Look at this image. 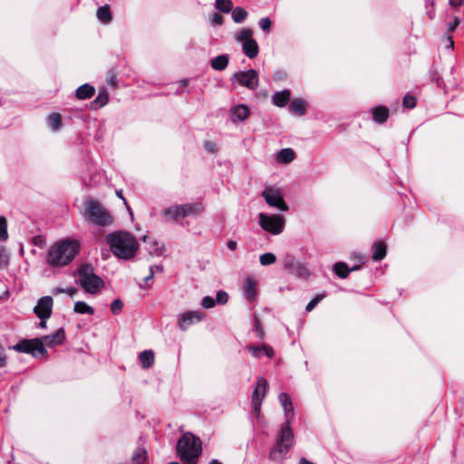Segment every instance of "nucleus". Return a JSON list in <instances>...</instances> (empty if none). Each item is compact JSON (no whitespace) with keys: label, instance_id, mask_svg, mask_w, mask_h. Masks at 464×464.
Listing matches in <instances>:
<instances>
[{"label":"nucleus","instance_id":"f257e3e1","mask_svg":"<svg viewBox=\"0 0 464 464\" xmlns=\"http://www.w3.org/2000/svg\"><path fill=\"white\" fill-rule=\"evenodd\" d=\"M279 401L285 411L286 424L281 428L276 442L269 452V459L274 462L284 459L294 440V434L290 428V421L294 415L292 399L289 394L282 392L279 394Z\"/></svg>","mask_w":464,"mask_h":464},{"label":"nucleus","instance_id":"f03ea898","mask_svg":"<svg viewBox=\"0 0 464 464\" xmlns=\"http://www.w3.org/2000/svg\"><path fill=\"white\" fill-rule=\"evenodd\" d=\"M82 244L76 238H63L53 243L47 250L45 262L51 267H63L71 264L80 254Z\"/></svg>","mask_w":464,"mask_h":464},{"label":"nucleus","instance_id":"7ed1b4c3","mask_svg":"<svg viewBox=\"0 0 464 464\" xmlns=\"http://www.w3.org/2000/svg\"><path fill=\"white\" fill-rule=\"evenodd\" d=\"M64 338L65 334L63 329H59L53 334L45 335L42 338L22 340L14 346V349L20 353H31L34 357L38 355L45 356L47 354V351L44 348V345L53 347L61 344Z\"/></svg>","mask_w":464,"mask_h":464},{"label":"nucleus","instance_id":"20e7f679","mask_svg":"<svg viewBox=\"0 0 464 464\" xmlns=\"http://www.w3.org/2000/svg\"><path fill=\"white\" fill-rule=\"evenodd\" d=\"M106 241L114 256L129 260L134 257L139 243L134 236L125 231H116L107 236Z\"/></svg>","mask_w":464,"mask_h":464},{"label":"nucleus","instance_id":"39448f33","mask_svg":"<svg viewBox=\"0 0 464 464\" xmlns=\"http://www.w3.org/2000/svg\"><path fill=\"white\" fill-rule=\"evenodd\" d=\"M202 446L199 438L190 432L181 436L177 444V453L184 464H197Z\"/></svg>","mask_w":464,"mask_h":464},{"label":"nucleus","instance_id":"423d86ee","mask_svg":"<svg viewBox=\"0 0 464 464\" xmlns=\"http://www.w3.org/2000/svg\"><path fill=\"white\" fill-rule=\"evenodd\" d=\"M82 216L89 223L99 227H108L113 223L111 212L100 201L92 198H88L85 200Z\"/></svg>","mask_w":464,"mask_h":464},{"label":"nucleus","instance_id":"0eeeda50","mask_svg":"<svg viewBox=\"0 0 464 464\" xmlns=\"http://www.w3.org/2000/svg\"><path fill=\"white\" fill-rule=\"evenodd\" d=\"M79 284L85 292L94 295L102 286L103 281L92 272L90 266H83L79 270Z\"/></svg>","mask_w":464,"mask_h":464},{"label":"nucleus","instance_id":"6e6552de","mask_svg":"<svg viewBox=\"0 0 464 464\" xmlns=\"http://www.w3.org/2000/svg\"><path fill=\"white\" fill-rule=\"evenodd\" d=\"M203 206L200 203H188L172 206L163 210V215L171 220H178L190 215H196L202 211Z\"/></svg>","mask_w":464,"mask_h":464},{"label":"nucleus","instance_id":"1a4fd4ad","mask_svg":"<svg viewBox=\"0 0 464 464\" xmlns=\"http://www.w3.org/2000/svg\"><path fill=\"white\" fill-rule=\"evenodd\" d=\"M259 218V225L260 227L273 234L279 235L285 227V218L280 215H266L264 213H260L258 215Z\"/></svg>","mask_w":464,"mask_h":464},{"label":"nucleus","instance_id":"9d476101","mask_svg":"<svg viewBox=\"0 0 464 464\" xmlns=\"http://www.w3.org/2000/svg\"><path fill=\"white\" fill-rule=\"evenodd\" d=\"M267 389L268 382L266 379L261 376L257 377L252 394V404L256 416L260 414L262 401L266 395Z\"/></svg>","mask_w":464,"mask_h":464},{"label":"nucleus","instance_id":"9b49d317","mask_svg":"<svg viewBox=\"0 0 464 464\" xmlns=\"http://www.w3.org/2000/svg\"><path fill=\"white\" fill-rule=\"evenodd\" d=\"M262 196L269 206L277 208L282 211H286L288 209V207L278 188L272 187L266 188L262 192Z\"/></svg>","mask_w":464,"mask_h":464},{"label":"nucleus","instance_id":"f8f14e48","mask_svg":"<svg viewBox=\"0 0 464 464\" xmlns=\"http://www.w3.org/2000/svg\"><path fill=\"white\" fill-rule=\"evenodd\" d=\"M233 78L236 79L240 85L250 90H255L258 85V74L256 70H248L246 72H238L234 73Z\"/></svg>","mask_w":464,"mask_h":464},{"label":"nucleus","instance_id":"ddd939ff","mask_svg":"<svg viewBox=\"0 0 464 464\" xmlns=\"http://www.w3.org/2000/svg\"><path fill=\"white\" fill-rule=\"evenodd\" d=\"M53 301L49 295L40 298L34 308V314L38 317H50L52 314Z\"/></svg>","mask_w":464,"mask_h":464},{"label":"nucleus","instance_id":"4468645a","mask_svg":"<svg viewBox=\"0 0 464 464\" xmlns=\"http://www.w3.org/2000/svg\"><path fill=\"white\" fill-rule=\"evenodd\" d=\"M202 319V314L199 312H187L182 314L179 321V324L181 329L186 330L194 323L200 322Z\"/></svg>","mask_w":464,"mask_h":464},{"label":"nucleus","instance_id":"2eb2a0df","mask_svg":"<svg viewBox=\"0 0 464 464\" xmlns=\"http://www.w3.org/2000/svg\"><path fill=\"white\" fill-rule=\"evenodd\" d=\"M256 280L252 276L245 278L244 294L248 302H253L256 297Z\"/></svg>","mask_w":464,"mask_h":464},{"label":"nucleus","instance_id":"dca6fc26","mask_svg":"<svg viewBox=\"0 0 464 464\" xmlns=\"http://www.w3.org/2000/svg\"><path fill=\"white\" fill-rule=\"evenodd\" d=\"M246 350H248L252 353V355L256 358H260L264 354H266L269 358L273 357V355H274L273 349L267 345H262V346H258V347L253 346V345H248V346H246Z\"/></svg>","mask_w":464,"mask_h":464},{"label":"nucleus","instance_id":"f3484780","mask_svg":"<svg viewBox=\"0 0 464 464\" xmlns=\"http://www.w3.org/2000/svg\"><path fill=\"white\" fill-rule=\"evenodd\" d=\"M143 241L148 242V250L150 256H160L164 253V247L155 239H152L147 236L143 237Z\"/></svg>","mask_w":464,"mask_h":464},{"label":"nucleus","instance_id":"a211bd4d","mask_svg":"<svg viewBox=\"0 0 464 464\" xmlns=\"http://www.w3.org/2000/svg\"><path fill=\"white\" fill-rule=\"evenodd\" d=\"M242 49L244 53L250 59L255 58L258 54V44L256 40L252 39L243 43Z\"/></svg>","mask_w":464,"mask_h":464},{"label":"nucleus","instance_id":"6ab92c4d","mask_svg":"<svg viewBox=\"0 0 464 464\" xmlns=\"http://www.w3.org/2000/svg\"><path fill=\"white\" fill-rule=\"evenodd\" d=\"M387 246L383 242H375L372 246V259L375 261L382 260L385 257Z\"/></svg>","mask_w":464,"mask_h":464},{"label":"nucleus","instance_id":"aec40b11","mask_svg":"<svg viewBox=\"0 0 464 464\" xmlns=\"http://www.w3.org/2000/svg\"><path fill=\"white\" fill-rule=\"evenodd\" d=\"M290 91L284 90L282 92H276L273 97V102L278 107H284L290 100Z\"/></svg>","mask_w":464,"mask_h":464},{"label":"nucleus","instance_id":"412c9836","mask_svg":"<svg viewBox=\"0 0 464 464\" xmlns=\"http://www.w3.org/2000/svg\"><path fill=\"white\" fill-rule=\"evenodd\" d=\"M94 92V88L92 85L85 83L76 90V96L82 100L89 99L93 96Z\"/></svg>","mask_w":464,"mask_h":464},{"label":"nucleus","instance_id":"4be33fe9","mask_svg":"<svg viewBox=\"0 0 464 464\" xmlns=\"http://www.w3.org/2000/svg\"><path fill=\"white\" fill-rule=\"evenodd\" d=\"M249 115V111L247 109V107H246L245 105H237L236 107L233 108L232 110V116H233V121H244L246 120Z\"/></svg>","mask_w":464,"mask_h":464},{"label":"nucleus","instance_id":"5701e85b","mask_svg":"<svg viewBox=\"0 0 464 464\" xmlns=\"http://www.w3.org/2000/svg\"><path fill=\"white\" fill-rule=\"evenodd\" d=\"M358 269L357 266H354L351 269L347 267V265L343 262H338L334 266V271L341 278H346L349 275L350 271H354Z\"/></svg>","mask_w":464,"mask_h":464},{"label":"nucleus","instance_id":"b1692460","mask_svg":"<svg viewBox=\"0 0 464 464\" xmlns=\"http://www.w3.org/2000/svg\"><path fill=\"white\" fill-rule=\"evenodd\" d=\"M295 158V153L292 149H283L277 155V160L283 163L292 162Z\"/></svg>","mask_w":464,"mask_h":464},{"label":"nucleus","instance_id":"393cba45","mask_svg":"<svg viewBox=\"0 0 464 464\" xmlns=\"http://www.w3.org/2000/svg\"><path fill=\"white\" fill-rule=\"evenodd\" d=\"M140 361L143 368H150L154 363V353L150 350L142 352L140 356Z\"/></svg>","mask_w":464,"mask_h":464},{"label":"nucleus","instance_id":"a878e982","mask_svg":"<svg viewBox=\"0 0 464 464\" xmlns=\"http://www.w3.org/2000/svg\"><path fill=\"white\" fill-rule=\"evenodd\" d=\"M227 63L228 56L227 54L218 55L211 61L212 68L218 71L224 70L227 66Z\"/></svg>","mask_w":464,"mask_h":464},{"label":"nucleus","instance_id":"bb28decb","mask_svg":"<svg viewBox=\"0 0 464 464\" xmlns=\"http://www.w3.org/2000/svg\"><path fill=\"white\" fill-rule=\"evenodd\" d=\"M389 115V111L386 107H377L372 110V118L379 123L384 122Z\"/></svg>","mask_w":464,"mask_h":464},{"label":"nucleus","instance_id":"cd10ccee","mask_svg":"<svg viewBox=\"0 0 464 464\" xmlns=\"http://www.w3.org/2000/svg\"><path fill=\"white\" fill-rule=\"evenodd\" d=\"M147 459V451L144 448H137L132 455V464H144Z\"/></svg>","mask_w":464,"mask_h":464},{"label":"nucleus","instance_id":"c85d7f7f","mask_svg":"<svg viewBox=\"0 0 464 464\" xmlns=\"http://www.w3.org/2000/svg\"><path fill=\"white\" fill-rule=\"evenodd\" d=\"M97 17L103 23H110L112 19L109 5H104L97 10Z\"/></svg>","mask_w":464,"mask_h":464},{"label":"nucleus","instance_id":"c756f323","mask_svg":"<svg viewBox=\"0 0 464 464\" xmlns=\"http://www.w3.org/2000/svg\"><path fill=\"white\" fill-rule=\"evenodd\" d=\"M73 311L77 314H93V313H94L93 308L82 301H78L75 303Z\"/></svg>","mask_w":464,"mask_h":464},{"label":"nucleus","instance_id":"7c9ffc66","mask_svg":"<svg viewBox=\"0 0 464 464\" xmlns=\"http://www.w3.org/2000/svg\"><path fill=\"white\" fill-rule=\"evenodd\" d=\"M232 19L235 23H242L247 16V12L243 7H236L232 10Z\"/></svg>","mask_w":464,"mask_h":464},{"label":"nucleus","instance_id":"2f4dec72","mask_svg":"<svg viewBox=\"0 0 464 464\" xmlns=\"http://www.w3.org/2000/svg\"><path fill=\"white\" fill-rule=\"evenodd\" d=\"M48 124L53 130H57L62 126V117L59 113H52L48 117Z\"/></svg>","mask_w":464,"mask_h":464},{"label":"nucleus","instance_id":"473e14b6","mask_svg":"<svg viewBox=\"0 0 464 464\" xmlns=\"http://www.w3.org/2000/svg\"><path fill=\"white\" fill-rule=\"evenodd\" d=\"M253 31L250 28H244L240 32H238L235 37L237 42H247L251 41L253 38Z\"/></svg>","mask_w":464,"mask_h":464},{"label":"nucleus","instance_id":"72a5a7b5","mask_svg":"<svg viewBox=\"0 0 464 464\" xmlns=\"http://www.w3.org/2000/svg\"><path fill=\"white\" fill-rule=\"evenodd\" d=\"M291 109L294 112L303 115L305 111V102L302 99L294 100L291 102Z\"/></svg>","mask_w":464,"mask_h":464},{"label":"nucleus","instance_id":"f704fd0d","mask_svg":"<svg viewBox=\"0 0 464 464\" xmlns=\"http://www.w3.org/2000/svg\"><path fill=\"white\" fill-rule=\"evenodd\" d=\"M216 7L223 13H229L233 8L231 0H216Z\"/></svg>","mask_w":464,"mask_h":464},{"label":"nucleus","instance_id":"c9c22d12","mask_svg":"<svg viewBox=\"0 0 464 464\" xmlns=\"http://www.w3.org/2000/svg\"><path fill=\"white\" fill-rule=\"evenodd\" d=\"M8 238L7 220L5 217H0V241H5Z\"/></svg>","mask_w":464,"mask_h":464},{"label":"nucleus","instance_id":"e433bc0d","mask_svg":"<svg viewBox=\"0 0 464 464\" xmlns=\"http://www.w3.org/2000/svg\"><path fill=\"white\" fill-rule=\"evenodd\" d=\"M259 260L262 266H269L276 261V256L273 253H265L260 256Z\"/></svg>","mask_w":464,"mask_h":464},{"label":"nucleus","instance_id":"4c0bfd02","mask_svg":"<svg viewBox=\"0 0 464 464\" xmlns=\"http://www.w3.org/2000/svg\"><path fill=\"white\" fill-rule=\"evenodd\" d=\"M9 264V255L5 247H0V269L6 267Z\"/></svg>","mask_w":464,"mask_h":464},{"label":"nucleus","instance_id":"58836bf2","mask_svg":"<svg viewBox=\"0 0 464 464\" xmlns=\"http://www.w3.org/2000/svg\"><path fill=\"white\" fill-rule=\"evenodd\" d=\"M324 298V295H316L314 299H312L306 305V308L305 310L307 312H311L316 305L317 304L322 301L323 299Z\"/></svg>","mask_w":464,"mask_h":464},{"label":"nucleus","instance_id":"ea45409f","mask_svg":"<svg viewBox=\"0 0 464 464\" xmlns=\"http://www.w3.org/2000/svg\"><path fill=\"white\" fill-rule=\"evenodd\" d=\"M403 106L408 109H412L416 106V100L413 96L406 95L403 98Z\"/></svg>","mask_w":464,"mask_h":464},{"label":"nucleus","instance_id":"a19ab883","mask_svg":"<svg viewBox=\"0 0 464 464\" xmlns=\"http://www.w3.org/2000/svg\"><path fill=\"white\" fill-rule=\"evenodd\" d=\"M271 24H272L271 20L268 17H264V18L260 19V21H259L260 28L266 33H268L270 31Z\"/></svg>","mask_w":464,"mask_h":464},{"label":"nucleus","instance_id":"79ce46f5","mask_svg":"<svg viewBox=\"0 0 464 464\" xmlns=\"http://www.w3.org/2000/svg\"><path fill=\"white\" fill-rule=\"evenodd\" d=\"M216 304V302L215 300L210 297V296H205L203 299H202V302H201V305L206 308V309H209V308H212L214 307Z\"/></svg>","mask_w":464,"mask_h":464},{"label":"nucleus","instance_id":"37998d69","mask_svg":"<svg viewBox=\"0 0 464 464\" xmlns=\"http://www.w3.org/2000/svg\"><path fill=\"white\" fill-rule=\"evenodd\" d=\"M32 242L34 246L44 247L46 244V239L44 236L38 235L33 237Z\"/></svg>","mask_w":464,"mask_h":464},{"label":"nucleus","instance_id":"c03bdc74","mask_svg":"<svg viewBox=\"0 0 464 464\" xmlns=\"http://www.w3.org/2000/svg\"><path fill=\"white\" fill-rule=\"evenodd\" d=\"M122 302L120 299L114 300L111 304V309L113 314H119L122 309Z\"/></svg>","mask_w":464,"mask_h":464},{"label":"nucleus","instance_id":"a18cd8bd","mask_svg":"<svg viewBox=\"0 0 464 464\" xmlns=\"http://www.w3.org/2000/svg\"><path fill=\"white\" fill-rule=\"evenodd\" d=\"M228 300V295L225 291H218L217 294L216 303L218 304H226Z\"/></svg>","mask_w":464,"mask_h":464},{"label":"nucleus","instance_id":"49530a36","mask_svg":"<svg viewBox=\"0 0 464 464\" xmlns=\"http://www.w3.org/2000/svg\"><path fill=\"white\" fill-rule=\"evenodd\" d=\"M108 95L106 93H100L94 100L93 103L99 104L101 107L104 106L108 102Z\"/></svg>","mask_w":464,"mask_h":464},{"label":"nucleus","instance_id":"de8ad7c7","mask_svg":"<svg viewBox=\"0 0 464 464\" xmlns=\"http://www.w3.org/2000/svg\"><path fill=\"white\" fill-rule=\"evenodd\" d=\"M211 24L213 25H220L223 24V16L218 13H214L211 15Z\"/></svg>","mask_w":464,"mask_h":464},{"label":"nucleus","instance_id":"09e8293b","mask_svg":"<svg viewBox=\"0 0 464 464\" xmlns=\"http://www.w3.org/2000/svg\"><path fill=\"white\" fill-rule=\"evenodd\" d=\"M459 24V19L458 17H455L450 24H449V26H448V30L452 32L454 31L457 26Z\"/></svg>","mask_w":464,"mask_h":464},{"label":"nucleus","instance_id":"8fccbe9b","mask_svg":"<svg viewBox=\"0 0 464 464\" xmlns=\"http://www.w3.org/2000/svg\"><path fill=\"white\" fill-rule=\"evenodd\" d=\"M205 149L209 152H215L217 150V146L212 142H206Z\"/></svg>","mask_w":464,"mask_h":464},{"label":"nucleus","instance_id":"3c124183","mask_svg":"<svg viewBox=\"0 0 464 464\" xmlns=\"http://www.w3.org/2000/svg\"><path fill=\"white\" fill-rule=\"evenodd\" d=\"M5 355L4 354L3 347L0 345V367H4L5 365Z\"/></svg>","mask_w":464,"mask_h":464},{"label":"nucleus","instance_id":"603ef678","mask_svg":"<svg viewBox=\"0 0 464 464\" xmlns=\"http://www.w3.org/2000/svg\"><path fill=\"white\" fill-rule=\"evenodd\" d=\"M227 246L231 251H235L237 247V243L235 240H229Z\"/></svg>","mask_w":464,"mask_h":464},{"label":"nucleus","instance_id":"864d4df0","mask_svg":"<svg viewBox=\"0 0 464 464\" xmlns=\"http://www.w3.org/2000/svg\"><path fill=\"white\" fill-rule=\"evenodd\" d=\"M450 4L453 7L460 6L464 4V0H450Z\"/></svg>","mask_w":464,"mask_h":464},{"label":"nucleus","instance_id":"5fc2aeb1","mask_svg":"<svg viewBox=\"0 0 464 464\" xmlns=\"http://www.w3.org/2000/svg\"><path fill=\"white\" fill-rule=\"evenodd\" d=\"M116 195H117L120 198H121V199L123 200V202H124V204L126 205V207H127L128 210L130 212V207L128 206V204H127V201H126L125 198L122 196V190H117V191H116Z\"/></svg>","mask_w":464,"mask_h":464},{"label":"nucleus","instance_id":"6e6d98bb","mask_svg":"<svg viewBox=\"0 0 464 464\" xmlns=\"http://www.w3.org/2000/svg\"><path fill=\"white\" fill-rule=\"evenodd\" d=\"M77 292V289L74 287L66 288L64 290V293L67 294L70 296H73Z\"/></svg>","mask_w":464,"mask_h":464},{"label":"nucleus","instance_id":"4d7b16f0","mask_svg":"<svg viewBox=\"0 0 464 464\" xmlns=\"http://www.w3.org/2000/svg\"><path fill=\"white\" fill-rule=\"evenodd\" d=\"M40 319V323H39V327L41 328H45L46 327V320L49 318V317H38Z\"/></svg>","mask_w":464,"mask_h":464},{"label":"nucleus","instance_id":"13d9d810","mask_svg":"<svg viewBox=\"0 0 464 464\" xmlns=\"http://www.w3.org/2000/svg\"><path fill=\"white\" fill-rule=\"evenodd\" d=\"M153 276H154L153 267H152V266H150V274H149V276H146V277L144 278V281H145V282H148L149 280H150V279H152V278H153Z\"/></svg>","mask_w":464,"mask_h":464},{"label":"nucleus","instance_id":"bf43d9fd","mask_svg":"<svg viewBox=\"0 0 464 464\" xmlns=\"http://www.w3.org/2000/svg\"><path fill=\"white\" fill-rule=\"evenodd\" d=\"M447 41H448V47L450 48V49H453L454 42L452 40V37L451 36H448L447 37Z\"/></svg>","mask_w":464,"mask_h":464},{"label":"nucleus","instance_id":"052dcab7","mask_svg":"<svg viewBox=\"0 0 464 464\" xmlns=\"http://www.w3.org/2000/svg\"><path fill=\"white\" fill-rule=\"evenodd\" d=\"M300 275H304V276H309V272L308 270L305 268V267H301L300 268Z\"/></svg>","mask_w":464,"mask_h":464},{"label":"nucleus","instance_id":"680f3d73","mask_svg":"<svg viewBox=\"0 0 464 464\" xmlns=\"http://www.w3.org/2000/svg\"><path fill=\"white\" fill-rule=\"evenodd\" d=\"M64 290H65L64 288H55L53 290V293L57 295V294L64 293Z\"/></svg>","mask_w":464,"mask_h":464},{"label":"nucleus","instance_id":"e2e57ef3","mask_svg":"<svg viewBox=\"0 0 464 464\" xmlns=\"http://www.w3.org/2000/svg\"><path fill=\"white\" fill-rule=\"evenodd\" d=\"M156 270L159 272V273H161L163 271V266H155Z\"/></svg>","mask_w":464,"mask_h":464},{"label":"nucleus","instance_id":"0e129e2a","mask_svg":"<svg viewBox=\"0 0 464 464\" xmlns=\"http://www.w3.org/2000/svg\"><path fill=\"white\" fill-rule=\"evenodd\" d=\"M209 464H222L220 463L219 461H218L217 459H213L209 462Z\"/></svg>","mask_w":464,"mask_h":464},{"label":"nucleus","instance_id":"69168bd1","mask_svg":"<svg viewBox=\"0 0 464 464\" xmlns=\"http://www.w3.org/2000/svg\"><path fill=\"white\" fill-rule=\"evenodd\" d=\"M168 464H179V462H177V461H172V462H169V463H168Z\"/></svg>","mask_w":464,"mask_h":464},{"label":"nucleus","instance_id":"338daca9","mask_svg":"<svg viewBox=\"0 0 464 464\" xmlns=\"http://www.w3.org/2000/svg\"><path fill=\"white\" fill-rule=\"evenodd\" d=\"M182 84H183V85H186V84H187V80H183V81H182Z\"/></svg>","mask_w":464,"mask_h":464}]
</instances>
